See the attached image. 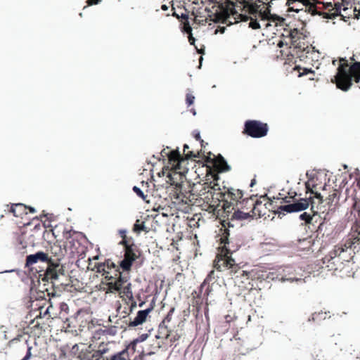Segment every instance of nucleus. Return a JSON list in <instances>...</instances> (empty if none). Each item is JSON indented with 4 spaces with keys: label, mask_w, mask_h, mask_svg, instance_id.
Segmentation results:
<instances>
[{
    "label": "nucleus",
    "mask_w": 360,
    "mask_h": 360,
    "mask_svg": "<svg viewBox=\"0 0 360 360\" xmlns=\"http://www.w3.org/2000/svg\"><path fill=\"white\" fill-rule=\"evenodd\" d=\"M360 83V62H355L348 68L346 58H341L337 72L331 82L338 89L348 91L352 86V82Z\"/></svg>",
    "instance_id": "1"
},
{
    "label": "nucleus",
    "mask_w": 360,
    "mask_h": 360,
    "mask_svg": "<svg viewBox=\"0 0 360 360\" xmlns=\"http://www.w3.org/2000/svg\"><path fill=\"white\" fill-rule=\"evenodd\" d=\"M229 236V231L225 230L221 238V243L223 244V246L221 247V252L217 256L218 261L214 263V266L219 272L227 270L229 271V274L233 276L238 274L240 270L236 263L235 259L231 256L237 248H231Z\"/></svg>",
    "instance_id": "2"
},
{
    "label": "nucleus",
    "mask_w": 360,
    "mask_h": 360,
    "mask_svg": "<svg viewBox=\"0 0 360 360\" xmlns=\"http://www.w3.org/2000/svg\"><path fill=\"white\" fill-rule=\"evenodd\" d=\"M269 127L266 123L258 120H249L244 124L243 133L252 138L259 139L266 136Z\"/></svg>",
    "instance_id": "3"
},
{
    "label": "nucleus",
    "mask_w": 360,
    "mask_h": 360,
    "mask_svg": "<svg viewBox=\"0 0 360 360\" xmlns=\"http://www.w3.org/2000/svg\"><path fill=\"white\" fill-rule=\"evenodd\" d=\"M60 259L50 261L44 274L48 280L56 281L59 278L60 275H65L64 266L60 264Z\"/></svg>",
    "instance_id": "4"
},
{
    "label": "nucleus",
    "mask_w": 360,
    "mask_h": 360,
    "mask_svg": "<svg viewBox=\"0 0 360 360\" xmlns=\"http://www.w3.org/2000/svg\"><path fill=\"white\" fill-rule=\"evenodd\" d=\"M310 210L311 213L304 212L299 216V219L302 221H304L305 224H310L314 222H317L318 218L323 219L324 221L326 220V216L328 213L324 214V212H322L321 214H319V211L314 210V207L312 204Z\"/></svg>",
    "instance_id": "5"
},
{
    "label": "nucleus",
    "mask_w": 360,
    "mask_h": 360,
    "mask_svg": "<svg viewBox=\"0 0 360 360\" xmlns=\"http://www.w3.org/2000/svg\"><path fill=\"white\" fill-rule=\"evenodd\" d=\"M53 259L49 257L48 254L43 251H38L34 254H30L26 257L25 266H32L38 262H43L47 264V266L49 265L50 261Z\"/></svg>",
    "instance_id": "6"
},
{
    "label": "nucleus",
    "mask_w": 360,
    "mask_h": 360,
    "mask_svg": "<svg viewBox=\"0 0 360 360\" xmlns=\"http://www.w3.org/2000/svg\"><path fill=\"white\" fill-rule=\"evenodd\" d=\"M341 8L342 4L340 3H335L334 5L330 3L327 6L328 11L323 13L322 15L324 18L327 19H333L337 16H341L342 18L346 21L347 17L341 14Z\"/></svg>",
    "instance_id": "7"
},
{
    "label": "nucleus",
    "mask_w": 360,
    "mask_h": 360,
    "mask_svg": "<svg viewBox=\"0 0 360 360\" xmlns=\"http://www.w3.org/2000/svg\"><path fill=\"white\" fill-rule=\"evenodd\" d=\"M136 259V255L132 248L125 252L124 258L120 262V266L123 271H129L131 270L134 262Z\"/></svg>",
    "instance_id": "8"
},
{
    "label": "nucleus",
    "mask_w": 360,
    "mask_h": 360,
    "mask_svg": "<svg viewBox=\"0 0 360 360\" xmlns=\"http://www.w3.org/2000/svg\"><path fill=\"white\" fill-rule=\"evenodd\" d=\"M153 309V305H151L150 307H148L146 309L139 310L137 312V314H136V317L134 319V320L131 321L129 323L128 327L133 328V327H136V326L143 324L146 321L148 315Z\"/></svg>",
    "instance_id": "9"
},
{
    "label": "nucleus",
    "mask_w": 360,
    "mask_h": 360,
    "mask_svg": "<svg viewBox=\"0 0 360 360\" xmlns=\"http://www.w3.org/2000/svg\"><path fill=\"white\" fill-rule=\"evenodd\" d=\"M253 219V214H251L250 212H243L239 208L235 210L231 215L232 221L252 220Z\"/></svg>",
    "instance_id": "10"
},
{
    "label": "nucleus",
    "mask_w": 360,
    "mask_h": 360,
    "mask_svg": "<svg viewBox=\"0 0 360 360\" xmlns=\"http://www.w3.org/2000/svg\"><path fill=\"white\" fill-rule=\"evenodd\" d=\"M310 198H301L294 201L292 204L294 212H299L306 210L309 206Z\"/></svg>",
    "instance_id": "11"
},
{
    "label": "nucleus",
    "mask_w": 360,
    "mask_h": 360,
    "mask_svg": "<svg viewBox=\"0 0 360 360\" xmlns=\"http://www.w3.org/2000/svg\"><path fill=\"white\" fill-rule=\"evenodd\" d=\"M17 208L28 209L30 213H35L37 212L36 209L32 206H26L22 203H15L11 205L10 210L11 212H12L15 217H20L21 215V213L17 212Z\"/></svg>",
    "instance_id": "12"
},
{
    "label": "nucleus",
    "mask_w": 360,
    "mask_h": 360,
    "mask_svg": "<svg viewBox=\"0 0 360 360\" xmlns=\"http://www.w3.org/2000/svg\"><path fill=\"white\" fill-rule=\"evenodd\" d=\"M285 212L287 213H293L292 204H287L284 205H281L278 207L277 210L275 212V214L278 216V217L281 218V215H285Z\"/></svg>",
    "instance_id": "13"
},
{
    "label": "nucleus",
    "mask_w": 360,
    "mask_h": 360,
    "mask_svg": "<svg viewBox=\"0 0 360 360\" xmlns=\"http://www.w3.org/2000/svg\"><path fill=\"white\" fill-rule=\"evenodd\" d=\"M148 338V335L147 333H143L140 336H139L137 338L133 340L131 343L128 345L129 348L133 350V352H135L136 346L138 343L144 342Z\"/></svg>",
    "instance_id": "14"
},
{
    "label": "nucleus",
    "mask_w": 360,
    "mask_h": 360,
    "mask_svg": "<svg viewBox=\"0 0 360 360\" xmlns=\"http://www.w3.org/2000/svg\"><path fill=\"white\" fill-rule=\"evenodd\" d=\"M223 208H224L223 217H226L228 219H229V217L231 215V214H233L232 210H236L234 207H232L231 202H229L228 201H226L224 202Z\"/></svg>",
    "instance_id": "15"
},
{
    "label": "nucleus",
    "mask_w": 360,
    "mask_h": 360,
    "mask_svg": "<svg viewBox=\"0 0 360 360\" xmlns=\"http://www.w3.org/2000/svg\"><path fill=\"white\" fill-rule=\"evenodd\" d=\"M219 165L221 172H226L230 171L231 166L228 164L227 161L224 159V158L221 155H219Z\"/></svg>",
    "instance_id": "16"
},
{
    "label": "nucleus",
    "mask_w": 360,
    "mask_h": 360,
    "mask_svg": "<svg viewBox=\"0 0 360 360\" xmlns=\"http://www.w3.org/2000/svg\"><path fill=\"white\" fill-rule=\"evenodd\" d=\"M146 226L144 221L136 219L133 226V231L137 233H140L143 231H146Z\"/></svg>",
    "instance_id": "17"
},
{
    "label": "nucleus",
    "mask_w": 360,
    "mask_h": 360,
    "mask_svg": "<svg viewBox=\"0 0 360 360\" xmlns=\"http://www.w3.org/2000/svg\"><path fill=\"white\" fill-rule=\"evenodd\" d=\"M220 277V275L219 273H216L214 270L211 271L206 278L204 281V283H210L212 281H215L217 278H219Z\"/></svg>",
    "instance_id": "18"
},
{
    "label": "nucleus",
    "mask_w": 360,
    "mask_h": 360,
    "mask_svg": "<svg viewBox=\"0 0 360 360\" xmlns=\"http://www.w3.org/2000/svg\"><path fill=\"white\" fill-rule=\"evenodd\" d=\"M107 285L110 288V290L107 292H112L114 291L121 292L122 288L120 283H118L117 281L108 282Z\"/></svg>",
    "instance_id": "19"
},
{
    "label": "nucleus",
    "mask_w": 360,
    "mask_h": 360,
    "mask_svg": "<svg viewBox=\"0 0 360 360\" xmlns=\"http://www.w3.org/2000/svg\"><path fill=\"white\" fill-rule=\"evenodd\" d=\"M122 292L127 296L129 300H133V292L131 290V283H129L124 288Z\"/></svg>",
    "instance_id": "20"
},
{
    "label": "nucleus",
    "mask_w": 360,
    "mask_h": 360,
    "mask_svg": "<svg viewBox=\"0 0 360 360\" xmlns=\"http://www.w3.org/2000/svg\"><path fill=\"white\" fill-rule=\"evenodd\" d=\"M326 312H319V313H314L312 314L311 317L309 319V321H316L317 319H326Z\"/></svg>",
    "instance_id": "21"
},
{
    "label": "nucleus",
    "mask_w": 360,
    "mask_h": 360,
    "mask_svg": "<svg viewBox=\"0 0 360 360\" xmlns=\"http://www.w3.org/2000/svg\"><path fill=\"white\" fill-rule=\"evenodd\" d=\"M167 155L172 161H177L181 157V154L178 150L171 151L169 154H167Z\"/></svg>",
    "instance_id": "22"
},
{
    "label": "nucleus",
    "mask_w": 360,
    "mask_h": 360,
    "mask_svg": "<svg viewBox=\"0 0 360 360\" xmlns=\"http://www.w3.org/2000/svg\"><path fill=\"white\" fill-rule=\"evenodd\" d=\"M133 191L143 200H145L146 198V195L144 194L143 191L137 186H134L132 188Z\"/></svg>",
    "instance_id": "23"
},
{
    "label": "nucleus",
    "mask_w": 360,
    "mask_h": 360,
    "mask_svg": "<svg viewBox=\"0 0 360 360\" xmlns=\"http://www.w3.org/2000/svg\"><path fill=\"white\" fill-rule=\"evenodd\" d=\"M128 349H131L130 348H129V346H127L122 351H121V352H120L118 353H116L115 354L117 355V359L119 360H126V358L124 357V355L127 353Z\"/></svg>",
    "instance_id": "24"
},
{
    "label": "nucleus",
    "mask_w": 360,
    "mask_h": 360,
    "mask_svg": "<svg viewBox=\"0 0 360 360\" xmlns=\"http://www.w3.org/2000/svg\"><path fill=\"white\" fill-rule=\"evenodd\" d=\"M230 194L233 195V200H238L243 197V193L240 190H237L236 193L229 191Z\"/></svg>",
    "instance_id": "25"
},
{
    "label": "nucleus",
    "mask_w": 360,
    "mask_h": 360,
    "mask_svg": "<svg viewBox=\"0 0 360 360\" xmlns=\"http://www.w3.org/2000/svg\"><path fill=\"white\" fill-rule=\"evenodd\" d=\"M174 310H175L174 307H172L170 309V310L169 311L168 314H167V316L164 319L165 321H167V323L171 321L172 316V314H173Z\"/></svg>",
    "instance_id": "26"
},
{
    "label": "nucleus",
    "mask_w": 360,
    "mask_h": 360,
    "mask_svg": "<svg viewBox=\"0 0 360 360\" xmlns=\"http://www.w3.org/2000/svg\"><path fill=\"white\" fill-rule=\"evenodd\" d=\"M120 245L124 246L125 252H127L128 250H130V248H132L131 246L128 243L126 238H122V240L120 242Z\"/></svg>",
    "instance_id": "27"
},
{
    "label": "nucleus",
    "mask_w": 360,
    "mask_h": 360,
    "mask_svg": "<svg viewBox=\"0 0 360 360\" xmlns=\"http://www.w3.org/2000/svg\"><path fill=\"white\" fill-rule=\"evenodd\" d=\"M194 100H195V96H193L191 94H188L186 95V103H187L188 105H192L194 103Z\"/></svg>",
    "instance_id": "28"
},
{
    "label": "nucleus",
    "mask_w": 360,
    "mask_h": 360,
    "mask_svg": "<svg viewBox=\"0 0 360 360\" xmlns=\"http://www.w3.org/2000/svg\"><path fill=\"white\" fill-rule=\"evenodd\" d=\"M337 197V193L335 191L332 194H330L326 199V200L328 201V204H332L334 199L336 198Z\"/></svg>",
    "instance_id": "29"
},
{
    "label": "nucleus",
    "mask_w": 360,
    "mask_h": 360,
    "mask_svg": "<svg viewBox=\"0 0 360 360\" xmlns=\"http://www.w3.org/2000/svg\"><path fill=\"white\" fill-rule=\"evenodd\" d=\"M97 271L99 273H103V274H105V263L99 264L97 266Z\"/></svg>",
    "instance_id": "30"
},
{
    "label": "nucleus",
    "mask_w": 360,
    "mask_h": 360,
    "mask_svg": "<svg viewBox=\"0 0 360 360\" xmlns=\"http://www.w3.org/2000/svg\"><path fill=\"white\" fill-rule=\"evenodd\" d=\"M334 255H335L334 257L330 256V259H329V261H332L333 264H336L338 262H340V257L337 256V251H335Z\"/></svg>",
    "instance_id": "31"
},
{
    "label": "nucleus",
    "mask_w": 360,
    "mask_h": 360,
    "mask_svg": "<svg viewBox=\"0 0 360 360\" xmlns=\"http://www.w3.org/2000/svg\"><path fill=\"white\" fill-rule=\"evenodd\" d=\"M227 220H228V222H226V221L224 220V224H223V226L224 227L226 226V225L228 226V227H234L235 226V224L233 223L235 221H232L231 219V216L229 217V219L227 218Z\"/></svg>",
    "instance_id": "32"
},
{
    "label": "nucleus",
    "mask_w": 360,
    "mask_h": 360,
    "mask_svg": "<svg viewBox=\"0 0 360 360\" xmlns=\"http://www.w3.org/2000/svg\"><path fill=\"white\" fill-rule=\"evenodd\" d=\"M32 347L28 346L25 356L21 360H29L32 356Z\"/></svg>",
    "instance_id": "33"
},
{
    "label": "nucleus",
    "mask_w": 360,
    "mask_h": 360,
    "mask_svg": "<svg viewBox=\"0 0 360 360\" xmlns=\"http://www.w3.org/2000/svg\"><path fill=\"white\" fill-rule=\"evenodd\" d=\"M53 308L52 304H50V305L46 308V309L42 313L40 312V317H45L46 315H49L50 314V309Z\"/></svg>",
    "instance_id": "34"
},
{
    "label": "nucleus",
    "mask_w": 360,
    "mask_h": 360,
    "mask_svg": "<svg viewBox=\"0 0 360 360\" xmlns=\"http://www.w3.org/2000/svg\"><path fill=\"white\" fill-rule=\"evenodd\" d=\"M103 342H102L101 344H100L99 345V349H100V354H104L105 353H107L108 352V348L106 347H103Z\"/></svg>",
    "instance_id": "35"
},
{
    "label": "nucleus",
    "mask_w": 360,
    "mask_h": 360,
    "mask_svg": "<svg viewBox=\"0 0 360 360\" xmlns=\"http://www.w3.org/2000/svg\"><path fill=\"white\" fill-rule=\"evenodd\" d=\"M116 281L118 282V283H120V286L122 287V285L127 281V278L120 274V277Z\"/></svg>",
    "instance_id": "36"
},
{
    "label": "nucleus",
    "mask_w": 360,
    "mask_h": 360,
    "mask_svg": "<svg viewBox=\"0 0 360 360\" xmlns=\"http://www.w3.org/2000/svg\"><path fill=\"white\" fill-rule=\"evenodd\" d=\"M309 73H314V71L311 69L304 68H303V72L300 73L299 76L306 75Z\"/></svg>",
    "instance_id": "37"
},
{
    "label": "nucleus",
    "mask_w": 360,
    "mask_h": 360,
    "mask_svg": "<svg viewBox=\"0 0 360 360\" xmlns=\"http://www.w3.org/2000/svg\"><path fill=\"white\" fill-rule=\"evenodd\" d=\"M105 263V266H107L108 269H114V268L117 267L116 264L113 262H111L110 260H108Z\"/></svg>",
    "instance_id": "38"
},
{
    "label": "nucleus",
    "mask_w": 360,
    "mask_h": 360,
    "mask_svg": "<svg viewBox=\"0 0 360 360\" xmlns=\"http://www.w3.org/2000/svg\"><path fill=\"white\" fill-rule=\"evenodd\" d=\"M313 194L314 195V198L319 200L320 202L322 203L323 202V196L321 195V194L320 193H319L317 191H314Z\"/></svg>",
    "instance_id": "39"
},
{
    "label": "nucleus",
    "mask_w": 360,
    "mask_h": 360,
    "mask_svg": "<svg viewBox=\"0 0 360 360\" xmlns=\"http://www.w3.org/2000/svg\"><path fill=\"white\" fill-rule=\"evenodd\" d=\"M101 1V0H87L86 1L89 6L98 4Z\"/></svg>",
    "instance_id": "40"
},
{
    "label": "nucleus",
    "mask_w": 360,
    "mask_h": 360,
    "mask_svg": "<svg viewBox=\"0 0 360 360\" xmlns=\"http://www.w3.org/2000/svg\"><path fill=\"white\" fill-rule=\"evenodd\" d=\"M226 28L225 27H218V28L215 30V34H217L218 32L221 34H224L226 31Z\"/></svg>",
    "instance_id": "41"
},
{
    "label": "nucleus",
    "mask_w": 360,
    "mask_h": 360,
    "mask_svg": "<svg viewBox=\"0 0 360 360\" xmlns=\"http://www.w3.org/2000/svg\"><path fill=\"white\" fill-rule=\"evenodd\" d=\"M188 41L191 45H193L195 44V39L193 37L192 33L189 34Z\"/></svg>",
    "instance_id": "42"
},
{
    "label": "nucleus",
    "mask_w": 360,
    "mask_h": 360,
    "mask_svg": "<svg viewBox=\"0 0 360 360\" xmlns=\"http://www.w3.org/2000/svg\"><path fill=\"white\" fill-rule=\"evenodd\" d=\"M305 187H306L307 193H314L313 189L310 187V185L308 182L305 183Z\"/></svg>",
    "instance_id": "43"
},
{
    "label": "nucleus",
    "mask_w": 360,
    "mask_h": 360,
    "mask_svg": "<svg viewBox=\"0 0 360 360\" xmlns=\"http://www.w3.org/2000/svg\"><path fill=\"white\" fill-rule=\"evenodd\" d=\"M131 306H130V312H132L133 310L136 307L137 304H136V302L134 301V299H133V300H131Z\"/></svg>",
    "instance_id": "44"
},
{
    "label": "nucleus",
    "mask_w": 360,
    "mask_h": 360,
    "mask_svg": "<svg viewBox=\"0 0 360 360\" xmlns=\"http://www.w3.org/2000/svg\"><path fill=\"white\" fill-rule=\"evenodd\" d=\"M105 275V278L107 281H112L114 279V276L109 275V271H106Z\"/></svg>",
    "instance_id": "45"
},
{
    "label": "nucleus",
    "mask_w": 360,
    "mask_h": 360,
    "mask_svg": "<svg viewBox=\"0 0 360 360\" xmlns=\"http://www.w3.org/2000/svg\"><path fill=\"white\" fill-rule=\"evenodd\" d=\"M127 232V231L126 229H120L119 231V233H120V236L122 237V238L127 237L126 236Z\"/></svg>",
    "instance_id": "46"
},
{
    "label": "nucleus",
    "mask_w": 360,
    "mask_h": 360,
    "mask_svg": "<svg viewBox=\"0 0 360 360\" xmlns=\"http://www.w3.org/2000/svg\"><path fill=\"white\" fill-rule=\"evenodd\" d=\"M184 32H187L188 34H191L192 33V27H191V25H189V22H188V25H186L185 27V29H184Z\"/></svg>",
    "instance_id": "47"
},
{
    "label": "nucleus",
    "mask_w": 360,
    "mask_h": 360,
    "mask_svg": "<svg viewBox=\"0 0 360 360\" xmlns=\"http://www.w3.org/2000/svg\"><path fill=\"white\" fill-rule=\"evenodd\" d=\"M188 158H197V155L193 151H189L187 154H186Z\"/></svg>",
    "instance_id": "48"
},
{
    "label": "nucleus",
    "mask_w": 360,
    "mask_h": 360,
    "mask_svg": "<svg viewBox=\"0 0 360 360\" xmlns=\"http://www.w3.org/2000/svg\"><path fill=\"white\" fill-rule=\"evenodd\" d=\"M102 356L103 354H100V349H98L93 354L92 358L103 357Z\"/></svg>",
    "instance_id": "49"
},
{
    "label": "nucleus",
    "mask_w": 360,
    "mask_h": 360,
    "mask_svg": "<svg viewBox=\"0 0 360 360\" xmlns=\"http://www.w3.org/2000/svg\"><path fill=\"white\" fill-rule=\"evenodd\" d=\"M194 137L196 140H200V133L199 131H194Z\"/></svg>",
    "instance_id": "50"
},
{
    "label": "nucleus",
    "mask_w": 360,
    "mask_h": 360,
    "mask_svg": "<svg viewBox=\"0 0 360 360\" xmlns=\"http://www.w3.org/2000/svg\"><path fill=\"white\" fill-rule=\"evenodd\" d=\"M166 323H167V321H165V320L163 319V321L160 323V329H162V328H167V326H166Z\"/></svg>",
    "instance_id": "51"
},
{
    "label": "nucleus",
    "mask_w": 360,
    "mask_h": 360,
    "mask_svg": "<svg viewBox=\"0 0 360 360\" xmlns=\"http://www.w3.org/2000/svg\"><path fill=\"white\" fill-rule=\"evenodd\" d=\"M188 20V15L187 13H181V15H179V18Z\"/></svg>",
    "instance_id": "52"
},
{
    "label": "nucleus",
    "mask_w": 360,
    "mask_h": 360,
    "mask_svg": "<svg viewBox=\"0 0 360 360\" xmlns=\"http://www.w3.org/2000/svg\"><path fill=\"white\" fill-rule=\"evenodd\" d=\"M311 49H312L314 51H315L314 47H309V46H307L306 49H304V51H305L307 53H309L310 52Z\"/></svg>",
    "instance_id": "53"
},
{
    "label": "nucleus",
    "mask_w": 360,
    "mask_h": 360,
    "mask_svg": "<svg viewBox=\"0 0 360 360\" xmlns=\"http://www.w3.org/2000/svg\"><path fill=\"white\" fill-rule=\"evenodd\" d=\"M161 9H162V11H167V10L169 9V7H168V6H167V5H166V4H162V5L161 6Z\"/></svg>",
    "instance_id": "54"
},
{
    "label": "nucleus",
    "mask_w": 360,
    "mask_h": 360,
    "mask_svg": "<svg viewBox=\"0 0 360 360\" xmlns=\"http://www.w3.org/2000/svg\"><path fill=\"white\" fill-rule=\"evenodd\" d=\"M288 279H290V282L301 281V278H288Z\"/></svg>",
    "instance_id": "55"
},
{
    "label": "nucleus",
    "mask_w": 360,
    "mask_h": 360,
    "mask_svg": "<svg viewBox=\"0 0 360 360\" xmlns=\"http://www.w3.org/2000/svg\"><path fill=\"white\" fill-rule=\"evenodd\" d=\"M290 281V279H288V278H286V277H283H283L281 278V282H283H283H285V281Z\"/></svg>",
    "instance_id": "56"
},
{
    "label": "nucleus",
    "mask_w": 360,
    "mask_h": 360,
    "mask_svg": "<svg viewBox=\"0 0 360 360\" xmlns=\"http://www.w3.org/2000/svg\"><path fill=\"white\" fill-rule=\"evenodd\" d=\"M255 183H256L255 179H252V180L251 181V182H250V187L254 186V185L255 184Z\"/></svg>",
    "instance_id": "57"
},
{
    "label": "nucleus",
    "mask_w": 360,
    "mask_h": 360,
    "mask_svg": "<svg viewBox=\"0 0 360 360\" xmlns=\"http://www.w3.org/2000/svg\"><path fill=\"white\" fill-rule=\"evenodd\" d=\"M117 359H118L117 357V355L114 354L113 356H111L110 359H108V360H117Z\"/></svg>",
    "instance_id": "58"
},
{
    "label": "nucleus",
    "mask_w": 360,
    "mask_h": 360,
    "mask_svg": "<svg viewBox=\"0 0 360 360\" xmlns=\"http://www.w3.org/2000/svg\"><path fill=\"white\" fill-rule=\"evenodd\" d=\"M25 209H22V208H17L16 209V211L18 213H21V214H22V212L21 211H23Z\"/></svg>",
    "instance_id": "59"
},
{
    "label": "nucleus",
    "mask_w": 360,
    "mask_h": 360,
    "mask_svg": "<svg viewBox=\"0 0 360 360\" xmlns=\"http://www.w3.org/2000/svg\"><path fill=\"white\" fill-rule=\"evenodd\" d=\"M289 11H295V12L298 13L299 9H294L292 8H289Z\"/></svg>",
    "instance_id": "60"
},
{
    "label": "nucleus",
    "mask_w": 360,
    "mask_h": 360,
    "mask_svg": "<svg viewBox=\"0 0 360 360\" xmlns=\"http://www.w3.org/2000/svg\"><path fill=\"white\" fill-rule=\"evenodd\" d=\"M191 112H192V114H193V115H196V111H195V110L194 108H192V109L191 110Z\"/></svg>",
    "instance_id": "61"
},
{
    "label": "nucleus",
    "mask_w": 360,
    "mask_h": 360,
    "mask_svg": "<svg viewBox=\"0 0 360 360\" xmlns=\"http://www.w3.org/2000/svg\"><path fill=\"white\" fill-rule=\"evenodd\" d=\"M188 148V146L187 144H184V152H186V150Z\"/></svg>",
    "instance_id": "62"
},
{
    "label": "nucleus",
    "mask_w": 360,
    "mask_h": 360,
    "mask_svg": "<svg viewBox=\"0 0 360 360\" xmlns=\"http://www.w3.org/2000/svg\"><path fill=\"white\" fill-rule=\"evenodd\" d=\"M276 18L279 20L280 22H283L284 20V18H283L281 17L276 16Z\"/></svg>",
    "instance_id": "63"
},
{
    "label": "nucleus",
    "mask_w": 360,
    "mask_h": 360,
    "mask_svg": "<svg viewBox=\"0 0 360 360\" xmlns=\"http://www.w3.org/2000/svg\"><path fill=\"white\" fill-rule=\"evenodd\" d=\"M96 360H104V359L103 357H98V358H95Z\"/></svg>",
    "instance_id": "64"
}]
</instances>
